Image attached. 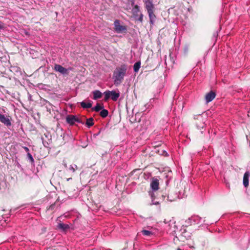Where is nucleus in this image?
Wrapping results in <instances>:
<instances>
[{
  "label": "nucleus",
  "instance_id": "10",
  "mask_svg": "<svg viewBox=\"0 0 250 250\" xmlns=\"http://www.w3.org/2000/svg\"><path fill=\"white\" fill-rule=\"evenodd\" d=\"M250 175V172L249 171H247L244 175L243 183L245 187H247L249 186V178Z\"/></svg>",
  "mask_w": 250,
  "mask_h": 250
},
{
  "label": "nucleus",
  "instance_id": "16",
  "mask_svg": "<svg viewBox=\"0 0 250 250\" xmlns=\"http://www.w3.org/2000/svg\"><path fill=\"white\" fill-rule=\"evenodd\" d=\"M149 195L151 196V200H152V204L155 205H158L160 204L159 201H155V199L156 197L155 196L154 193L149 192Z\"/></svg>",
  "mask_w": 250,
  "mask_h": 250
},
{
  "label": "nucleus",
  "instance_id": "28",
  "mask_svg": "<svg viewBox=\"0 0 250 250\" xmlns=\"http://www.w3.org/2000/svg\"><path fill=\"white\" fill-rule=\"evenodd\" d=\"M81 217V215L80 214H78L77 215V218L74 220V223H77L78 219Z\"/></svg>",
  "mask_w": 250,
  "mask_h": 250
},
{
  "label": "nucleus",
  "instance_id": "36",
  "mask_svg": "<svg viewBox=\"0 0 250 250\" xmlns=\"http://www.w3.org/2000/svg\"><path fill=\"white\" fill-rule=\"evenodd\" d=\"M48 104H49L50 105H51V104H50V103H49V102H48Z\"/></svg>",
  "mask_w": 250,
  "mask_h": 250
},
{
  "label": "nucleus",
  "instance_id": "31",
  "mask_svg": "<svg viewBox=\"0 0 250 250\" xmlns=\"http://www.w3.org/2000/svg\"><path fill=\"white\" fill-rule=\"evenodd\" d=\"M100 132H101V131L100 130L97 134H94V136L96 137V136L99 135L100 134Z\"/></svg>",
  "mask_w": 250,
  "mask_h": 250
},
{
  "label": "nucleus",
  "instance_id": "19",
  "mask_svg": "<svg viewBox=\"0 0 250 250\" xmlns=\"http://www.w3.org/2000/svg\"><path fill=\"white\" fill-rule=\"evenodd\" d=\"M141 66V62L138 61L135 62L133 65V70L135 73L138 72Z\"/></svg>",
  "mask_w": 250,
  "mask_h": 250
},
{
  "label": "nucleus",
  "instance_id": "21",
  "mask_svg": "<svg viewBox=\"0 0 250 250\" xmlns=\"http://www.w3.org/2000/svg\"><path fill=\"white\" fill-rule=\"evenodd\" d=\"M103 108L104 106L103 105H101L100 104L97 103L94 107L92 108V110L96 112H99Z\"/></svg>",
  "mask_w": 250,
  "mask_h": 250
},
{
  "label": "nucleus",
  "instance_id": "30",
  "mask_svg": "<svg viewBox=\"0 0 250 250\" xmlns=\"http://www.w3.org/2000/svg\"><path fill=\"white\" fill-rule=\"evenodd\" d=\"M63 165L64 166V167H65V168H67V164L66 163L63 161Z\"/></svg>",
  "mask_w": 250,
  "mask_h": 250
},
{
  "label": "nucleus",
  "instance_id": "3",
  "mask_svg": "<svg viewBox=\"0 0 250 250\" xmlns=\"http://www.w3.org/2000/svg\"><path fill=\"white\" fill-rule=\"evenodd\" d=\"M140 12V7L138 5H135L132 9V13L133 17L136 21L142 22L143 21L144 15L142 13L139 14Z\"/></svg>",
  "mask_w": 250,
  "mask_h": 250
},
{
  "label": "nucleus",
  "instance_id": "1",
  "mask_svg": "<svg viewBox=\"0 0 250 250\" xmlns=\"http://www.w3.org/2000/svg\"><path fill=\"white\" fill-rule=\"evenodd\" d=\"M127 65L125 64H122L120 67H117L113 72V79L116 86H118L123 82L125 76L126 75Z\"/></svg>",
  "mask_w": 250,
  "mask_h": 250
},
{
  "label": "nucleus",
  "instance_id": "8",
  "mask_svg": "<svg viewBox=\"0 0 250 250\" xmlns=\"http://www.w3.org/2000/svg\"><path fill=\"white\" fill-rule=\"evenodd\" d=\"M54 69L55 71L59 72L63 75L68 74L67 69L60 64H55Z\"/></svg>",
  "mask_w": 250,
  "mask_h": 250
},
{
  "label": "nucleus",
  "instance_id": "34",
  "mask_svg": "<svg viewBox=\"0 0 250 250\" xmlns=\"http://www.w3.org/2000/svg\"><path fill=\"white\" fill-rule=\"evenodd\" d=\"M189 248H194V247L193 246H189Z\"/></svg>",
  "mask_w": 250,
  "mask_h": 250
},
{
  "label": "nucleus",
  "instance_id": "7",
  "mask_svg": "<svg viewBox=\"0 0 250 250\" xmlns=\"http://www.w3.org/2000/svg\"><path fill=\"white\" fill-rule=\"evenodd\" d=\"M0 122L7 126L11 125V118L9 116H5L0 113Z\"/></svg>",
  "mask_w": 250,
  "mask_h": 250
},
{
  "label": "nucleus",
  "instance_id": "11",
  "mask_svg": "<svg viewBox=\"0 0 250 250\" xmlns=\"http://www.w3.org/2000/svg\"><path fill=\"white\" fill-rule=\"evenodd\" d=\"M146 8L147 12L153 11L154 5L152 1L147 0L145 2Z\"/></svg>",
  "mask_w": 250,
  "mask_h": 250
},
{
  "label": "nucleus",
  "instance_id": "29",
  "mask_svg": "<svg viewBox=\"0 0 250 250\" xmlns=\"http://www.w3.org/2000/svg\"><path fill=\"white\" fill-rule=\"evenodd\" d=\"M24 148L27 153L29 152V149L27 147H24Z\"/></svg>",
  "mask_w": 250,
  "mask_h": 250
},
{
  "label": "nucleus",
  "instance_id": "27",
  "mask_svg": "<svg viewBox=\"0 0 250 250\" xmlns=\"http://www.w3.org/2000/svg\"><path fill=\"white\" fill-rule=\"evenodd\" d=\"M78 169V167L76 165H71L69 167V170L73 172H75L76 169Z\"/></svg>",
  "mask_w": 250,
  "mask_h": 250
},
{
  "label": "nucleus",
  "instance_id": "14",
  "mask_svg": "<svg viewBox=\"0 0 250 250\" xmlns=\"http://www.w3.org/2000/svg\"><path fill=\"white\" fill-rule=\"evenodd\" d=\"M92 93L93 95V99L94 100H96L97 99H100L102 97V92L98 90H96L93 91L92 92Z\"/></svg>",
  "mask_w": 250,
  "mask_h": 250
},
{
  "label": "nucleus",
  "instance_id": "23",
  "mask_svg": "<svg viewBox=\"0 0 250 250\" xmlns=\"http://www.w3.org/2000/svg\"><path fill=\"white\" fill-rule=\"evenodd\" d=\"M201 219L199 216H192L189 218V220L193 221L194 223L198 224L200 222V220Z\"/></svg>",
  "mask_w": 250,
  "mask_h": 250
},
{
  "label": "nucleus",
  "instance_id": "18",
  "mask_svg": "<svg viewBox=\"0 0 250 250\" xmlns=\"http://www.w3.org/2000/svg\"><path fill=\"white\" fill-rule=\"evenodd\" d=\"M42 144L44 147H49V145L51 142V139H48L47 141L45 140L44 138L43 137L42 138Z\"/></svg>",
  "mask_w": 250,
  "mask_h": 250
},
{
  "label": "nucleus",
  "instance_id": "26",
  "mask_svg": "<svg viewBox=\"0 0 250 250\" xmlns=\"http://www.w3.org/2000/svg\"><path fill=\"white\" fill-rule=\"evenodd\" d=\"M162 198H165L166 197L167 198V200L170 202H172V201H174L176 200V199L177 198V196H175V197H173V198H171V197H170L169 195H167V196H164L163 195H162Z\"/></svg>",
  "mask_w": 250,
  "mask_h": 250
},
{
  "label": "nucleus",
  "instance_id": "4",
  "mask_svg": "<svg viewBox=\"0 0 250 250\" xmlns=\"http://www.w3.org/2000/svg\"><path fill=\"white\" fill-rule=\"evenodd\" d=\"M114 25L115 26V30L118 33L124 32L127 30L126 27L125 26L121 25L120 23V21L118 20L115 21Z\"/></svg>",
  "mask_w": 250,
  "mask_h": 250
},
{
  "label": "nucleus",
  "instance_id": "32",
  "mask_svg": "<svg viewBox=\"0 0 250 250\" xmlns=\"http://www.w3.org/2000/svg\"><path fill=\"white\" fill-rule=\"evenodd\" d=\"M3 25L0 24V29H3Z\"/></svg>",
  "mask_w": 250,
  "mask_h": 250
},
{
  "label": "nucleus",
  "instance_id": "25",
  "mask_svg": "<svg viewBox=\"0 0 250 250\" xmlns=\"http://www.w3.org/2000/svg\"><path fill=\"white\" fill-rule=\"evenodd\" d=\"M142 233L144 235L150 236L153 234L152 231L147 230H143L142 231Z\"/></svg>",
  "mask_w": 250,
  "mask_h": 250
},
{
  "label": "nucleus",
  "instance_id": "17",
  "mask_svg": "<svg viewBox=\"0 0 250 250\" xmlns=\"http://www.w3.org/2000/svg\"><path fill=\"white\" fill-rule=\"evenodd\" d=\"M81 106L83 108H89L92 107L91 103H85L84 101L81 102L80 103Z\"/></svg>",
  "mask_w": 250,
  "mask_h": 250
},
{
  "label": "nucleus",
  "instance_id": "9",
  "mask_svg": "<svg viewBox=\"0 0 250 250\" xmlns=\"http://www.w3.org/2000/svg\"><path fill=\"white\" fill-rule=\"evenodd\" d=\"M216 96V93L213 91H210L205 96V100L207 103L211 102Z\"/></svg>",
  "mask_w": 250,
  "mask_h": 250
},
{
  "label": "nucleus",
  "instance_id": "35",
  "mask_svg": "<svg viewBox=\"0 0 250 250\" xmlns=\"http://www.w3.org/2000/svg\"><path fill=\"white\" fill-rule=\"evenodd\" d=\"M177 250H182V249H180V248H178V249H177Z\"/></svg>",
  "mask_w": 250,
  "mask_h": 250
},
{
  "label": "nucleus",
  "instance_id": "13",
  "mask_svg": "<svg viewBox=\"0 0 250 250\" xmlns=\"http://www.w3.org/2000/svg\"><path fill=\"white\" fill-rule=\"evenodd\" d=\"M147 13L149 16L150 23L151 25H154L156 17L153 13V11L147 12Z\"/></svg>",
  "mask_w": 250,
  "mask_h": 250
},
{
  "label": "nucleus",
  "instance_id": "5",
  "mask_svg": "<svg viewBox=\"0 0 250 250\" xmlns=\"http://www.w3.org/2000/svg\"><path fill=\"white\" fill-rule=\"evenodd\" d=\"M66 120L67 123L71 125H74L76 122L83 124L80 119L75 116L68 115L66 117Z\"/></svg>",
  "mask_w": 250,
  "mask_h": 250
},
{
  "label": "nucleus",
  "instance_id": "15",
  "mask_svg": "<svg viewBox=\"0 0 250 250\" xmlns=\"http://www.w3.org/2000/svg\"><path fill=\"white\" fill-rule=\"evenodd\" d=\"M58 228L64 231L67 230L70 228L69 225L66 224L59 223L58 225Z\"/></svg>",
  "mask_w": 250,
  "mask_h": 250
},
{
  "label": "nucleus",
  "instance_id": "6",
  "mask_svg": "<svg viewBox=\"0 0 250 250\" xmlns=\"http://www.w3.org/2000/svg\"><path fill=\"white\" fill-rule=\"evenodd\" d=\"M159 181L157 178H152L150 183V188L152 190L151 191L149 192L154 193L155 191H157L159 189Z\"/></svg>",
  "mask_w": 250,
  "mask_h": 250
},
{
  "label": "nucleus",
  "instance_id": "12",
  "mask_svg": "<svg viewBox=\"0 0 250 250\" xmlns=\"http://www.w3.org/2000/svg\"><path fill=\"white\" fill-rule=\"evenodd\" d=\"M61 137L62 138L64 144L73 140L72 137L66 133H63L61 135Z\"/></svg>",
  "mask_w": 250,
  "mask_h": 250
},
{
  "label": "nucleus",
  "instance_id": "22",
  "mask_svg": "<svg viewBox=\"0 0 250 250\" xmlns=\"http://www.w3.org/2000/svg\"><path fill=\"white\" fill-rule=\"evenodd\" d=\"M85 125L88 128L94 125L93 119L92 118L87 119Z\"/></svg>",
  "mask_w": 250,
  "mask_h": 250
},
{
  "label": "nucleus",
  "instance_id": "24",
  "mask_svg": "<svg viewBox=\"0 0 250 250\" xmlns=\"http://www.w3.org/2000/svg\"><path fill=\"white\" fill-rule=\"evenodd\" d=\"M27 158L30 161V162L31 163V164H34V158H33L32 155H31V154L29 152L27 153Z\"/></svg>",
  "mask_w": 250,
  "mask_h": 250
},
{
  "label": "nucleus",
  "instance_id": "2",
  "mask_svg": "<svg viewBox=\"0 0 250 250\" xmlns=\"http://www.w3.org/2000/svg\"><path fill=\"white\" fill-rule=\"evenodd\" d=\"M104 100L105 101H107L109 98H111L114 101H116L120 96V92H116L115 90H106L104 92Z\"/></svg>",
  "mask_w": 250,
  "mask_h": 250
},
{
  "label": "nucleus",
  "instance_id": "20",
  "mask_svg": "<svg viewBox=\"0 0 250 250\" xmlns=\"http://www.w3.org/2000/svg\"><path fill=\"white\" fill-rule=\"evenodd\" d=\"M100 115L102 118H104L108 116V111L107 109H104L103 108L100 111Z\"/></svg>",
  "mask_w": 250,
  "mask_h": 250
},
{
  "label": "nucleus",
  "instance_id": "33",
  "mask_svg": "<svg viewBox=\"0 0 250 250\" xmlns=\"http://www.w3.org/2000/svg\"><path fill=\"white\" fill-rule=\"evenodd\" d=\"M134 4V0H132V1H131V5H133Z\"/></svg>",
  "mask_w": 250,
  "mask_h": 250
}]
</instances>
